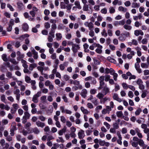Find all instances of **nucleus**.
Here are the masks:
<instances>
[{
  "label": "nucleus",
  "instance_id": "obj_26",
  "mask_svg": "<svg viewBox=\"0 0 149 149\" xmlns=\"http://www.w3.org/2000/svg\"><path fill=\"white\" fill-rule=\"evenodd\" d=\"M141 66L142 68H148L149 67V65L147 63H141Z\"/></svg>",
  "mask_w": 149,
  "mask_h": 149
},
{
  "label": "nucleus",
  "instance_id": "obj_17",
  "mask_svg": "<svg viewBox=\"0 0 149 149\" xmlns=\"http://www.w3.org/2000/svg\"><path fill=\"white\" fill-rule=\"evenodd\" d=\"M110 99L109 97H105L104 98H103L100 100V102L101 103L104 104L105 102L107 101H110Z\"/></svg>",
  "mask_w": 149,
  "mask_h": 149
},
{
  "label": "nucleus",
  "instance_id": "obj_33",
  "mask_svg": "<svg viewBox=\"0 0 149 149\" xmlns=\"http://www.w3.org/2000/svg\"><path fill=\"white\" fill-rule=\"evenodd\" d=\"M130 142L133 147H136L138 146V142L131 141Z\"/></svg>",
  "mask_w": 149,
  "mask_h": 149
},
{
  "label": "nucleus",
  "instance_id": "obj_32",
  "mask_svg": "<svg viewBox=\"0 0 149 149\" xmlns=\"http://www.w3.org/2000/svg\"><path fill=\"white\" fill-rule=\"evenodd\" d=\"M10 61L11 63L15 65H17L18 64L19 62L16 61L14 58H11L10 60Z\"/></svg>",
  "mask_w": 149,
  "mask_h": 149
},
{
  "label": "nucleus",
  "instance_id": "obj_24",
  "mask_svg": "<svg viewBox=\"0 0 149 149\" xmlns=\"http://www.w3.org/2000/svg\"><path fill=\"white\" fill-rule=\"evenodd\" d=\"M80 109L81 111L84 114H87L89 113L90 112L87 109H85L84 107H81Z\"/></svg>",
  "mask_w": 149,
  "mask_h": 149
},
{
  "label": "nucleus",
  "instance_id": "obj_1",
  "mask_svg": "<svg viewBox=\"0 0 149 149\" xmlns=\"http://www.w3.org/2000/svg\"><path fill=\"white\" fill-rule=\"evenodd\" d=\"M93 45L95 47H97L95 50L96 52L98 54H101L102 52V46L99 44H97L95 43H93Z\"/></svg>",
  "mask_w": 149,
  "mask_h": 149
},
{
  "label": "nucleus",
  "instance_id": "obj_18",
  "mask_svg": "<svg viewBox=\"0 0 149 149\" xmlns=\"http://www.w3.org/2000/svg\"><path fill=\"white\" fill-rule=\"evenodd\" d=\"M93 16L91 18L90 20L93 22H94L95 19L97 18V13H93Z\"/></svg>",
  "mask_w": 149,
  "mask_h": 149
},
{
  "label": "nucleus",
  "instance_id": "obj_16",
  "mask_svg": "<svg viewBox=\"0 0 149 149\" xmlns=\"http://www.w3.org/2000/svg\"><path fill=\"white\" fill-rule=\"evenodd\" d=\"M118 10L121 12L125 13L126 12L127 9L126 8H124L122 6H120L118 7Z\"/></svg>",
  "mask_w": 149,
  "mask_h": 149
},
{
  "label": "nucleus",
  "instance_id": "obj_46",
  "mask_svg": "<svg viewBox=\"0 0 149 149\" xmlns=\"http://www.w3.org/2000/svg\"><path fill=\"white\" fill-rule=\"evenodd\" d=\"M109 12L110 13H113L115 12V10L113 7H110L109 8Z\"/></svg>",
  "mask_w": 149,
  "mask_h": 149
},
{
  "label": "nucleus",
  "instance_id": "obj_13",
  "mask_svg": "<svg viewBox=\"0 0 149 149\" xmlns=\"http://www.w3.org/2000/svg\"><path fill=\"white\" fill-rule=\"evenodd\" d=\"M36 124L38 127L41 128L43 127L45 125L44 123L40 122L39 120L36 121Z\"/></svg>",
  "mask_w": 149,
  "mask_h": 149
},
{
  "label": "nucleus",
  "instance_id": "obj_57",
  "mask_svg": "<svg viewBox=\"0 0 149 149\" xmlns=\"http://www.w3.org/2000/svg\"><path fill=\"white\" fill-rule=\"evenodd\" d=\"M89 30L90 31L89 32V35L91 37L94 36L95 33L93 29H91Z\"/></svg>",
  "mask_w": 149,
  "mask_h": 149
},
{
  "label": "nucleus",
  "instance_id": "obj_50",
  "mask_svg": "<svg viewBox=\"0 0 149 149\" xmlns=\"http://www.w3.org/2000/svg\"><path fill=\"white\" fill-rule=\"evenodd\" d=\"M62 98L64 102L65 103H68V99L65 95H63L62 97Z\"/></svg>",
  "mask_w": 149,
  "mask_h": 149
},
{
  "label": "nucleus",
  "instance_id": "obj_21",
  "mask_svg": "<svg viewBox=\"0 0 149 149\" xmlns=\"http://www.w3.org/2000/svg\"><path fill=\"white\" fill-rule=\"evenodd\" d=\"M22 28L24 31H26L29 29V26L26 23H24L22 25Z\"/></svg>",
  "mask_w": 149,
  "mask_h": 149
},
{
  "label": "nucleus",
  "instance_id": "obj_3",
  "mask_svg": "<svg viewBox=\"0 0 149 149\" xmlns=\"http://www.w3.org/2000/svg\"><path fill=\"white\" fill-rule=\"evenodd\" d=\"M72 50L74 54L77 53L78 50L80 49V47L79 45L76 44H73L72 45Z\"/></svg>",
  "mask_w": 149,
  "mask_h": 149
},
{
  "label": "nucleus",
  "instance_id": "obj_45",
  "mask_svg": "<svg viewBox=\"0 0 149 149\" xmlns=\"http://www.w3.org/2000/svg\"><path fill=\"white\" fill-rule=\"evenodd\" d=\"M33 132L36 134H38L40 132V130L37 127H35L33 129Z\"/></svg>",
  "mask_w": 149,
  "mask_h": 149
},
{
  "label": "nucleus",
  "instance_id": "obj_47",
  "mask_svg": "<svg viewBox=\"0 0 149 149\" xmlns=\"http://www.w3.org/2000/svg\"><path fill=\"white\" fill-rule=\"evenodd\" d=\"M7 56L5 54H3L2 56V59L5 61H7L8 60Z\"/></svg>",
  "mask_w": 149,
  "mask_h": 149
},
{
  "label": "nucleus",
  "instance_id": "obj_38",
  "mask_svg": "<svg viewBox=\"0 0 149 149\" xmlns=\"http://www.w3.org/2000/svg\"><path fill=\"white\" fill-rule=\"evenodd\" d=\"M25 81L28 83H30L31 81L30 77L28 76H26L25 77Z\"/></svg>",
  "mask_w": 149,
  "mask_h": 149
},
{
  "label": "nucleus",
  "instance_id": "obj_53",
  "mask_svg": "<svg viewBox=\"0 0 149 149\" xmlns=\"http://www.w3.org/2000/svg\"><path fill=\"white\" fill-rule=\"evenodd\" d=\"M46 96L44 95L40 97V100L43 102H45L46 101Z\"/></svg>",
  "mask_w": 149,
  "mask_h": 149
},
{
  "label": "nucleus",
  "instance_id": "obj_8",
  "mask_svg": "<svg viewBox=\"0 0 149 149\" xmlns=\"http://www.w3.org/2000/svg\"><path fill=\"white\" fill-rule=\"evenodd\" d=\"M31 52L33 55V58L35 59H37L38 58V53L33 48H31Z\"/></svg>",
  "mask_w": 149,
  "mask_h": 149
},
{
  "label": "nucleus",
  "instance_id": "obj_34",
  "mask_svg": "<svg viewBox=\"0 0 149 149\" xmlns=\"http://www.w3.org/2000/svg\"><path fill=\"white\" fill-rule=\"evenodd\" d=\"M21 62L22 63V66L24 68L28 66L27 64V62L25 60L22 59L21 60Z\"/></svg>",
  "mask_w": 149,
  "mask_h": 149
},
{
  "label": "nucleus",
  "instance_id": "obj_7",
  "mask_svg": "<svg viewBox=\"0 0 149 149\" xmlns=\"http://www.w3.org/2000/svg\"><path fill=\"white\" fill-rule=\"evenodd\" d=\"M138 143L140 146L142 147L143 149H145L147 146V145L145 144L144 142L142 139H139Z\"/></svg>",
  "mask_w": 149,
  "mask_h": 149
},
{
  "label": "nucleus",
  "instance_id": "obj_27",
  "mask_svg": "<svg viewBox=\"0 0 149 149\" xmlns=\"http://www.w3.org/2000/svg\"><path fill=\"white\" fill-rule=\"evenodd\" d=\"M129 44L130 45H133L136 46L138 45V42L136 40L133 39L131 41V42L129 43Z\"/></svg>",
  "mask_w": 149,
  "mask_h": 149
},
{
  "label": "nucleus",
  "instance_id": "obj_51",
  "mask_svg": "<svg viewBox=\"0 0 149 149\" xmlns=\"http://www.w3.org/2000/svg\"><path fill=\"white\" fill-rule=\"evenodd\" d=\"M12 124H13L14 125L11 128L10 130V131L14 132V131L16 130V127L15 125V122H14Z\"/></svg>",
  "mask_w": 149,
  "mask_h": 149
},
{
  "label": "nucleus",
  "instance_id": "obj_40",
  "mask_svg": "<svg viewBox=\"0 0 149 149\" xmlns=\"http://www.w3.org/2000/svg\"><path fill=\"white\" fill-rule=\"evenodd\" d=\"M100 86L98 88V89L101 90L103 88V86L105 84L104 82L99 81Z\"/></svg>",
  "mask_w": 149,
  "mask_h": 149
},
{
  "label": "nucleus",
  "instance_id": "obj_37",
  "mask_svg": "<svg viewBox=\"0 0 149 149\" xmlns=\"http://www.w3.org/2000/svg\"><path fill=\"white\" fill-rule=\"evenodd\" d=\"M139 6V4L136 2H133L132 4V7L133 8H138Z\"/></svg>",
  "mask_w": 149,
  "mask_h": 149
},
{
  "label": "nucleus",
  "instance_id": "obj_58",
  "mask_svg": "<svg viewBox=\"0 0 149 149\" xmlns=\"http://www.w3.org/2000/svg\"><path fill=\"white\" fill-rule=\"evenodd\" d=\"M38 118L42 121H44L46 120L45 117L42 115L39 116Z\"/></svg>",
  "mask_w": 149,
  "mask_h": 149
},
{
  "label": "nucleus",
  "instance_id": "obj_42",
  "mask_svg": "<svg viewBox=\"0 0 149 149\" xmlns=\"http://www.w3.org/2000/svg\"><path fill=\"white\" fill-rule=\"evenodd\" d=\"M83 10L84 11H87L89 10L88 6L87 4H84L83 7Z\"/></svg>",
  "mask_w": 149,
  "mask_h": 149
},
{
  "label": "nucleus",
  "instance_id": "obj_62",
  "mask_svg": "<svg viewBox=\"0 0 149 149\" xmlns=\"http://www.w3.org/2000/svg\"><path fill=\"white\" fill-rule=\"evenodd\" d=\"M7 7L10 10L12 11H13L14 10V9L13 7L9 3L7 4Z\"/></svg>",
  "mask_w": 149,
  "mask_h": 149
},
{
  "label": "nucleus",
  "instance_id": "obj_64",
  "mask_svg": "<svg viewBox=\"0 0 149 149\" xmlns=\"http://www.w3.org/2000/svg\"><path fill=\"white\" fill-rule=\"evenodd\" d=\"M52 83L49 80H47L45 83V85L46 86H48Z\"/></svg>",
  "mask_w": 149,
  "mask_h": 149
},
{
  "label": "nucleus",
  "instance_id": "obj_11",
  "mask_svg": "<svg viewBox=\"0 0 149 149\" xmlns=\"http://www.w3.org/2000/svg\"><path fill=\"white\" fill-rule=\"evenodd\" d=\"M135 68L138 73H141L142 72V70L140 68V65L139 63H135Z\"/></svg>",
  "mask_w": 149,
  "mask_h": 149
},
{
  "label": "nucleus",
  "instance_id": "obj_4",
  "mask_svg": "<svg viewBox=\"0 0 149 149\" xmlns=\"http://www.w3.org/2000/svg\"><path fill=\"white\" fill-rule=\"evenodd\" d=\"M84 25L89 28V30L92 29L94 27L93 24L91 22H86L84 23Z\"/></svg>",
  "mask_w": 149,
  "mask_h": 149
},
{
  "label": "nucleus",
  "instance_id": "obj_61",
  "mask_svg": "<svg viewBox=\"0 0 149 149\" xmlns=\"http://www.w3.org/2000/svg\"><path fill=\"white\" fill-rule=\"evenodd\" d=\"M50 57L52 60H54L56 59V53H54L51 55Z\"/></svg>",
  "mask_w": 149,
  "mask_h": 149
},
{
  "label": "nucleus",
  "instance_id": "obj_43",
  "mask_svg": "<svg viewBox=\"0 0 149 149\" xmlns=\"http://www.w3.org/2000/svg\"><path fill=\"white\" fill-rule=\"evenodd\" d=\"M56 37L57 38V40H61L62 38V35L60 33H56Z\"/></svg>",
  "mask_w": 149,
  "mask_h": 149
},
{
  "label": "nucleus",
  "instance_id": "obj_23",
  "mask_svg": "<svg viewBox=\"0 0 149 149\" xmlns=\"http://www.w3.org/2000/svg\"><path fill=\"white\" fill-rule=\"evenodd\" d=\"M105 95L104 94H103L101 92H99L96 95V97L100 100L102 99Z\"/></svg>",
  "mask_w": 149,
  "mask_h": 149
},
{
  "label": "nucleus",
  "instance_id": "obj_35",
  "mask_svg": "<svg viewBox=\"0 0 149 149\" xmlns=\"http://www.w3.org/2000/svg\"><path fill=\"white\" fill-rule=\"evenodd\" d=\"M66 131L65 128H63L62 130H59L58 132V134L59 135L61 136L63 135V133H65Z\"/></svg>",
  "mask_w": 149,
  "mask_h": 149
},
{
  "label": "nucleus",
  "instance_id": "obj_14",
  "mask_svg": "<svg viewBox=\"0 0 149 149\" xmlns=\"http://www.w3.org/2000/svg\"><path fill=\"white\" fill-rule=\"evenodd\" d=\"M113 97V99L116 100L119 102H121L122 101L121 99L119 97L118 95L117 94H114Z\"/></svg>",
  "mask_w": 149,
  "mask_h": 149
},
{
  "label": "nucleus",
  "instance_id": "obj_31",
  "mask_svg": "<svg viewBox=\"0 0 149 149\" xmlns=\"http://www.w3.org/2000/svg\"><path fill=\"white\" fill-rule=\"evenodd\" d=\"M124 28L127 30H130L132 29V27L127 24H125L123 26Z\"/></svg>",
  "mask_w": 149,
  "mask_h": 149
},
{
  "label": "nucleus",
  "instance_id": "obj_12",
  "mask_svg": "<svg viewBox=\"0 0 149 149\" xmlns=\"http://www.w3.org/2000/svg\"><path fill=\"white\" fill-rule=\"evenodd\" d=\"M103 91L104 94L105 95H106L107 93H110L109 89L106 85L103 87Z\"/></svg>",
  "mask_w": 149,
  "mask_h": 149
},
{
  "label": "nucleus",
  "instance_id": "obj_52",
  "mask_svg": "<svg viewBox=\"0 0 149 149\" xmlns=\"http://www.w3.org/2000/svg\"><path fill=\"white\" fill-rule=\"evenodd\" d=\"M12 106L13 107V108L15 110V111H16V110L18 109L19 107V106L17 104H13L12 105Z\"/></svg>",
  "mask_w": 149,
  "mask_h": 149
},
{
  "label": "nucleus",
  "instance_id": "obj_20",
  "mask_svg": "<svg viewBox=\"0 0 149 149\" xmlns=\"http://www.w3.org/2000/svg\"><path fill=\"white\" fill-rule=\"evenodd\" d=\"M30 114L28 111H25L24 113V115L23 116V117L28 119L30 118Z\"/></svg>",
  "mask_w": 149,
  "mask_h": 149
},
{
  "label": "nucleus",
  "instance_id": "obj_54",
  "mask_svg": "<svg viewBox=\"0 0 149 149\" xmlns=\"http://www.w3.org/2000/svg\"><path fill=\"white\" fill-rule=\"evenodd\" d=\"M113 127L117 129L119 128V123H115L113 124Z\"/></svg>",
  "mask_w": 149,
  "mask_h": 149
},
{
  "label": "nucleus",
  "instance_id": "obj_48",
  "mask_svg": "<svg viewBox=\"0 0 149 149\" xmlns=\"http://www.w3.org/2000/svg\"><path fill=\"white\" fill-rule=\"evenodd\" d=\"M104 80L106 81H109L110 79V76L108 75H106L104 76Z\"/></svg>",
  "mask_w": 149,
  "mask_h": 149
},
{
  "label": "nucleus",
  "instance_id": "obj_22",
  "mask_svg": "<svg viewBox=\"0 0 149 149\" xmlns=\"http://www.w3.org/2000/svg\"><path fill=\"white\" fill-rule=\"evenodd\" d=\"M74 5L76 6V7L79 9H81V7L80 5L79 1H76L74 2Z\"/></svg>",
  "mask_w": 149,
  "mask_h": 149
},
{
  "label": "nucleus",
  "instance_id": "obj_59",
  "mask_svg": "<svg viewBox=\"0 0 149 149\" xmlns=\"http://www.w3.org/2000/svg\"><path fill=\"white\" fill-rule=\"evenodd\" d=\"M56 28V24H52L51 26V31H55V30Z\"/></svg>",
  "mask_w": 149,
  "mask_h": 149
},
{
  "label": "nucleus",
  "instance_id": "obj_9",
  "mask_svg": "<svg viewBox=\"0 0 149 149\" xmlns=\"http://www.w3.org/2000/svg\"><path fill=\"white\" fill-rule=\"evenodd\" d=\"M87 91L86 89H84L82 90L80 93V95L83 98H85L86 97Z\"/></svg>",
  "mask_w": 149,
  "mask_h": 149
},
{
  "label": "nucleus",
  "instance_id": "obj_29",
  "mask_svg": "<svg viewBox=\"0 0 149 149\" xmlns=\"http://www.w3.org/2000/svg\"><path fill=\"white\" fill-rule=\"evenodd\" d=\"M37 69L38 71L40 72L41 74H43V71L44 70V67L41 66H38L37 67Z\"/></svg>",
  "mask_w": 149,
  "mask_h": 149
},
{
  "label": "nucleus",
  "instance_id": "obj_6",
  "mask_svg": "<svg viewBox=\"0 0 149 149\" xmlns=\"http://www.w3.org/2000/svg\"><path fill=\"white\" fill-rule=\"evenodd\" d=\"M79 138L80 139H83L85 136L84 131L82 130H80L78 133Z\"/></svg>",
  "mask_w": 149,
  "mask_h": 149
},
{
  "label": "nucleus",
  "instance_id": "obj_2",
  "mask_svg": "<svg viewBox=\"0 0 149 149\" xmlns=\"http://www.w3.org/2000/svg\"><path fill=\"white\" fill-rule=\"evenodd\" d=\"M41 95V92H38L37 93L33 96L32 99V101L35 103H37L38 102V98Z\"/></svg>",
  "mask_w": 149,
  "mask_h": 149
},
{
  "label": "nucleus",
  "instance_id": "obj_56",
  "mask_svg": "<svg viewBox=\"0 0 149 149\" xmlns=\"http://www.w3.org/2000/svg\"><path fill=\"white\" fill-rule=\"evenodd\" d=\"M60 119L61 121L63 123H65L66 122V118L63 116H61L60 117Z\"/></svg>",
  "mask_w": 149,
  "mask_h": 149
},
{
  "label": "nucleus",
  "instance_id": "obj_5",
  "mask_svg": "<svg viewBox=\"0 0 149 149\" xmlns=\"http://www.w3.org/2000/svg\"><path fill=\"white\" fill-rule=\"evenodd\" d=\"M14 24V20L13 19H11L9 22L8 26L7 29L8 31H10L12 30V26Z\"/></svg>",
  "mask_w": 149,
  "mask_h": 149
},
{
  "label": "nucleus",
  "instance_id": "obj_19",
  "mask_svg": "<svg viewBox=\"0 0 149 149\" xmlns=\"http://www.w3.org/2000/svg\"><path fill=\"white\" fill-rule=\"evenodd\" d=\"M37 64L36 63L31 64L30 65L29 69L30 70L32 71L34 68L37 67Z\"/></svg>",
  "mask_w": 149,
  "mask_h": 149
},
{
  "label": "nucleus",
  "instance_id": "obj_55",
  "mask_svg": "<svg viewBox=\"0 0 149 149\" xmlns=\"http://www.w3.org/2000/svg\"><path fill=\"white\" fill-rule=\"evenodd\" d=\"M102 36L105 37H107V34L106 32V31L105 29L103 30L102 31L101 33Z\"/></svg>",
  "mask_w": 149,
  "mask_h": 149
},
{
  "label": "nucleus",
  "instance_id": "obj_15",
  "mask_svg": "<svg viewBox=\"0 0 149 149\" xmlns=\"http://www.w3.org/2000/svg\"><path fill=\"white\" fill-rule=\"evenodd\" d=\"M17 7L20 10H22L24 9V6L21 2H18L17 3Z\"/></svg>",
  "mask_w": 149,
  "mask_h": 149
},
{
  "label": "nucleus",
  "instance_id": "obj_36",
  "mask_svg": "<svg viewBox=\"0 0 149 149\" xmlns=\"http://www.w3.org/2000/svg\"><path fill=\"white\" fill-rule=\"evenodd\" d=\"M142 112V110L140 108H138L135 112V114L136 116H138L140 113Z\"/></svg>",
  "mask_w": 149,
  "mask_h": 149
},
{
  "label": "nucleus",
  "instance_id": "obj_30",
  "mask_svg": "<svg viewBox=\"0 0 149 149\" xmlns=\"http://www.w3.org/2000/svg\"><path fill=\"white\" fill-rule=\"evenodd\" d=\"M107 60L111 63H116V61L114 59L112 58L110 56L108 57L107 58Z\"/></svg>",
  "mask_w": 149,
  "mask_h": 149
},
{
  "label": "nucleus",
  "instance_id": "obj_44",
  "mask_svg": "<svg viewBox=\"0 0 149 149\" xmlns=\"http://www.w3.org/2000/svg\"><path fill=\"white\" fill-rule=\"evenodd\" d=\"M148 91H144L143 92L141 97L142 98H145L147 94Z\"/></svg>",
  "mask_w": 149,
  "mask_h": 149
},
{
  "label": "nucleus",
  "instance_id": "obj_28",
  "mask_svg": "<svg viewBox=\"0 0 149 149\" xmlns=\"http://www.w3.org/2000/svg\"><path fill=\"white\" fill-rule=\"evenodd\" d=\"M136 134L138 137L140 139L143 138V136L141 133L140 132V130L138 129V130L136 131Z\"/></svg>",
  "mask_w": 149,
  "mask_h": 149
},
{
  "label": "nucleus",
  "instance_id": "obj_41",
  "mask_svg": "<svg viewBox=\"0 0 149 149\" xmlns=\"http://www.w3.org/2000/svg\"><path fill=\"white\" fill-rule=\"evenodd\" d=\"M117 116L118 117H121L123 116V114L122 111H117L116 113Z\"/></svg>",
  "mask_w": 149,
  "mask_h": 149
},
{
  "label": "nucleus",
  "instance_id": "obj_25",
  "mask_svg": "<svg viewBox=\"0 0 149 149\" xmlns=\"http://www.w3.org/2000/svg\"><path fill=\"white\" fill-rule=\"evenodd\" d=\"M138 128H136L134 130H131L130 131V134L132 136H134L136 133V130H138Z\"/></svg>",
  "mask_w": 149,
  "mask_h": 149
},
{
  "label": "nucleus",
  "instance_id": "obj_39",
  "mask_svg": "<svg viewBox=\"0 0 149 149\" xmlns=\"http://www.w3.org/2000/svg\"><path fill=\"white\" fill-rule=\"evenodd\" d=\"M6 75L7 77H8V78L9 79L13 78L12 76V73L9 71L7 72L6 73Z\"/></svg>",
  "mask_w": 149,
  "mask_h": 149
},
{
  "label": "nucleus",
  "instance_id": "obj_60",
  "mask_svg": "<svg viewBox=\"0 0 149 149\" xmlns=\"http://www.w3.org/2000/svg\"><path fill=\"white\" fill-rule=\"evenodd\" d=\"M44 26L46 29H49L50 27V24L48 22H45L44 24Z\"/></svg>",
  "mask_w": 149,
  "mask_h": 149
},
{
  "label": "nucleus",
  "instance_id": "obj_10",
  "mask_svg": "<svg viewBox=\"0 0 149 149\" xmlns=\"http://www.w3.org/2000/svg\"><path fill=\"white\" fill-rule=\"evenodd\" d=\"M134 34L137 36L139 35L143 36L144 33L141 30H136L134 31Z\"/></svg>",
  "mask_w": 149,
  "mask_h": 149
},
{
  "label": "nucleus",
  "instance_id": "obj_63",
  "mask_svg": "<svg viewBox=\"0 0 149 149\" xmlns=\"http://www.w3.org/2000/svg\"><path fill=\"white\" fill-rule=\"evenodd\" d=\"M63 78L65 80L67 81L69 80L70 77L67 74H65L63 75Z\"/></svg>",
  "mask_w": 149,
  "mask_h": 149
},
{
  "label": "nucleus",
  "instance_id": "obj_49",
  "mask_svg": "<svg viewBox=\"0 0 149 149\" xmlns=\"http://www.w3.org/2000/svg\"><path fill=\"white\" fill-rule=\"evenodd\" d=\"M61 8V9H65L66 6L65 3L63 2H61L60 3Z\"/></svg>",
  "mask_w": 149,
  "mask_h": 149
}]
</instances>
